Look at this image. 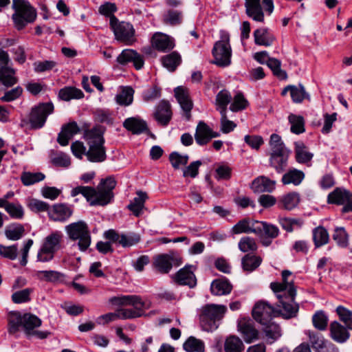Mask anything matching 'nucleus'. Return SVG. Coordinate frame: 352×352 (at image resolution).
Wrapping results in <instances>:
<instances>
[{"mask_svg":"<svg viewBox=\"0 0 352 352\" xmlns=\"http://www.w3.org/2000/svg\"><path fill=\"white\" fill-rule=\"evenodd\" d=\"M12 8L14 13L12 20L17 30H22L28 23L34 21L36 17V10L25 0H13Z\"/></svg>","mask_w":352,"mask_h":352,"instance_id":"6","label":"nucleus"},{"mask_svg":"<svg viewBox=\"0 0 352 352\" xmlns=\"http://www.w3.org/2000/svg\"><path fill=\"white\" fill-rule=\"evenodd\" d=\"M258 222L257 221H252L248 219H243L239 221L232 228V232L235 234L241 233H254L257 235L261 234V230L258 228Z\"/></svg>","mask_w":352,"mask_h":352,"instance_id":"28","label":"nucleus"},{"mask_svg":"<svg viewBox=\"0 0 352 352\" xmlns=\"http://www.w3.org/2000/svg\"><path fill=\"white\" fill-rule=\"evenodd\" d=\"M44 179L45 175L42 173L23 172L21 175V180L24 186L33 185Z\"/></svg>","mask_w":352,"mask_h":352,"instance_id":"54","label":"nucleus"},{"mask_svg":"<svg viewBox=\"0 0 352 352\" xmlns=\"http://www.w3.org/2000/svg\"><path fill=\"white\" fill-rule=\"evenodd\" d=\"M219 136L218 132L213 131L212 129L208 126L204 122L200 121L196 128L195 133V139L196 142L204 146L208 144L212 138Z\"/></svg>","mask_w":352,"mask_h":352,"instance_id":"21","label":"nucleus"},{"mask_svg":"<svg viewBox=\"0 0 352 352\" xmlns=\"http://www.w3.org/2000/svg\"><path fill=\"white\" fill-rule=\"evenodd\" d=\"M313 241L316 248H320L329 241V232L322 226H318L313 230Z\"/></svg>","mask_w":352,"mask_h":352,"instance_id":"40","label":"nucleus"},{"mask_svg":"<svg viewBox=\"0 0 352 352\" xmlns=\"http://www.w3.org/2000/svg\"><path fill=\"white\" fill-rule=\"evenodd\" d=\"M58 97L65 101H69L72 99H81L84 97L83 92L74 87H66L61 89L58 93Z\"/></svg>","mask_w":352,"mask_h":352,"instance_id":"43","label":"nucleus"},{"mask_svg":"<svg viewBox=\"0 0 352 352\" xmlns=\"http://www.w3.org/2000/svg\"><path fill=\"white\" fill-rule=\"evenodd\" d=\"M333 239L337 245L342 248H346L349 245V234L343 227H337L333 234Z\"/></svg>","mask_w":352,"mask_h":352,"instance_id":"53","label":"nucleus"},{"mask_svg":"<svg viewBox=\"0 0 352 352\" xmlns=\"http://www.w3.org/2000/svg\"><path fill=\"white\" fill-rule=\"evenodd\" d=\"M346 327L343 326L337 321H333L330 324L329 331L331 338L337 342L343 343L350 337V333L347 331Z\"/></svg>","mask_w":352,"mask_h":352,"instance_id":"31","label":"nucleus"},{"mask_svg":"<svg viewBox=\"0 0 352 352\" xmlns=\"http://www.w3.org/2000/svg\"><path fill=\"white\" fill-rule=\"evenodd\" d=\"M181 56L176 52L165 55L161 58L163 66L170 72H174L181 63Z\"/></svg>","mask_w":352,"mask_h":352,"instance_id":"41","label":"nucleus"},{"mask_svg":"<svg viewBox=\"0 0 352 352\" xmlns=\"http://www.w3.org/2000/svg\"><path fill=\"white\" fill-rule=\"evenodd\" d=\"M110 26L118 41L126 43L132 41L135 30L131 24L124 21L120 22L116 16H111Z\"/></svg>","mask_w":352,"mask_h":352,"instance_id":"13","label":"nucleus"},{"mask_svg":"<svg viewBox=\"0 0 352 352\" xmlns=\"http://www.w3.org/2000/svg\"><path fill=\"white\" fill-rule=\"evenodd\" d=\"M151 43L153 48L162 52L170 51L175 47L174 39L162 33H155L152 37Z\"/></svg>","mask_w":352,"mask_h":352,"instance_id":"24","label":"nucleus"},{"mask_svg":"<svg viewBox=\"0 0 352 352\" xmlns=\"http://www.w3.org/2000/svg\"><path fill=\"white\" fill-rule=\"evenodd\" d=\"M267 66L272 70L273 74L280 79H285L287 78V74L285 71L280 69L281 63L279 60L270 58L268 59Z\"/></svg>","mask_w":352,"mask_h":352,"instance_id":"62","label":"nucleus"},{"mask_svg":"<svg viewBox=\"0 0 352 352\" xmlns=\"http://www.w3.org/2000/svg\"><path fill=\"white\" fill-rule=\"evenodd\" d=\"M232 285L226 278L215 279L210 285V292L214 296L228 295L232 292Z\"/></svg>","mask_w":352,"mask_h":352,"instance_id":"32","label":"nucleus"},{"mask_svg":"<svg viewBox=\"0 0 352 352\" xmlns=\"http://www.w3.org/2000/svg\"><path fill=\"white\" fill-rule=\"evenodd\" d=\"M182 263V258L174 251L168 254H161L154 257L153 265L162 274H168L173 266H179Z\"/></svg>","mask_w":352,"mask_h":352,"instance_id":"10","label":"nucleus"},{"mask_svg":"<svg viewBox=\"0 0 352 352\" xmlns=\"http://www.w3.org/2000/svg\"><path fill=\"white\" fill-rule=\"evenodd\" d=\"M73 214V209L66 204H54L48 211L50 219L54 221H66Z\"/></svg>","mask_w":352,"mask_h":352,"instance_id":"22","label":"nucleus"},{"mask_svg":"<svg viewBox=\"0 0 352 352\" xmlns=\"http://www.w3.org/2000/svg\"><path fill=\"white\" fill-rule=\"evenodd\" d=\"M227 307L222 305L208 304L200 309L199 321L202 329L206 331H212L218 328V322L221 320Z\"/></svg>","mask_w":352,"mask_h":352,"instance_id":"4","label":"nucleus"},{"mask_svg":"<svg viewBox=\"0 0 352 352\" xmlns=\"http://www.w3.org/2000/svg\"><path fill=\"white\" fill-rule=\"evenodd\" d=\"M291 124V131L295 134H300L305 132V120L301 116L290 114L288 117Z\"/></svg>","mask_w":352,"mask_h":352,"instance_id":"50","label":"nucleus"},{"mask_svg":"<svg viewBox=\"0 0 352 352\" xmlns=\"http://www.w3.org/2000/svg\"><path fill=\"white\" fill-rule=\"evenodd\" d=\"M102 134V131L98 127L87 130L84 133V138L89 145L86 156L90 162H101L106 159Z\"/></svg>","mask_w":352,"mask_h":352,"instance_id":"3","label":"nucleus"},{"mask_svg":"<svg viewBox=\"0 0 352 352\" xmlns=\"http://www.w3.org/2000/svg\"><path fill=\"white\" fill-rule=\"evenodd\" d=\"M220 36V40L215 43L212 49V52L214 58L212 63L220 67H226L231 63L230 35L228 32L221 31Z\"/></svg>","mask_w":352,"mask_h":352,"instance_id":"8","label":"nucleus"},{"mask_svg":"<svg viewBox=\"0 0 352 352\" xmlns=\"http://www.w3.org/2000/svg\"><path fill=\"white\" fill-rule=\"evenodd\" d=\"M183 12L180 10L168 8L163 14V22L169 25L175 26L182 23Z\"/></svg>","mask_w":352,"mask_h":352,"instance_id":"37","label":"nucleus"},{"mask_svg":"<svg viewBox=\"0 0 352 352\" xmlns=\"http://www.w3.org/2000/svg\"><path fill=\"white\" fill-rule=\"evenodd\" d=\"M54 111V105L51 102L40 103L32 108L27 119L21 121V126L29 125L30 129H41L46 122L47 118Z\"/></svg>","mask_w":352,"mask_h":352,"instance_id":"7","label":"nucleus"},{"mask_svg":"<svg viewBox=\"0 0 352 352\" xmlns=\"http://www.w3.org/2000/svg\"><path fill=\"white\" fill-rule=\"evenodd\" d=\"M282 283H271L270 288L275 293L284 292L289 294L292 298L296 296V288L294 284V278L292 274L289 270H283L282 272Z\"/></svg>","mask_w":352,"mask_h":352,"instance_id":"16","label":"nucleus"},{"mask_svg":"<svg viewBox=\"0 0 352 352\" xmlns=\"http://www.w3.org/2000/svg\"><path fill=\"white\" fill-rule=\"evenodd\" d=\"M304 178L305 173L302 170L292 168L283 175L281 182L284 185L293 184L294 186H298Z\"/></svg>","mask_w":352,"mask_h":352,"instance_id":"36","label":"nucleus"},{"mask_svg":"<svg viewBox=\"0 0 352 352\" xmlns=\"http://www.w3.org/2000/svg\"><path fill=\"white\" fill-rule=\"evenodd\" d=\"M174 93L183 111V116L186 120H190L191 118V110L193 107V102L190 97L188 89L183 87H177L174 89Z\"/></svg>","mask_w":352,"mask_h":352,"instance_id":"18","label":"nucleus"},{"mask_svg":"<svg viewBox=\"0 0 352 352\" xmlns=\"http://www.w3.org/2000/svg\"><path fill=\"white\" fill-rule=\"evenodd\" d=\"M289 152L282 151L280 152H271L270 157V165L275 168L277 173H282L287 165Z\"/></svg>","mask_w":352,"mask_h":352,"instance_id":"30","label":"nucleus"},{"mask_svg":"<svg viewBox=\"0 0 352 352\" xmlns=\"http://www.w3.org/2000/svg\"><path fill=\"white\" fill-rule=\"evenodd\" d=\"M28 206L34 212H45L50 210V206L43 201L36 199H31L29 200Z\"/></svg>","mask_w":352,"mask_h":352,"instance_id":"64","label":"nucleus"},{"mask_svg":"<svg viewBox=\"0 0 352 352\" xmlns=\"http://www.w3.org/2000/svg\"><path fill=\"white\" fill-rule=\"evenodd\" d=\"M8 332L10 334L16 333L21 329L23 330L28 338H36L38 339H45L50 335V332L42 331L36 329L41 324V320L36 316L32 314H21L19 311H12L8 314Z\"/></svg>","mask_w":352,"mask_h":352,"instance_id":"1","label":"nucleus"},{"mask_svg":"<svg viewBox=\"0 0 352 352\" xmlns=\"http://www.w3.org/2000/svg\"><path fill=\"white\" fill-rule=\"evenodd\" d=\"M262 325L263 326V332L267 339L274 341L281 336L280 327L272 320L269 323Z\"/></svg>","mask_w":352,"mask_h":352,"instance_id":"52","label":"nucleus"},{"mask_svg":"<svg viewBox=\"0 0 352 352\" xmlns=\"http://www.w3.org/2000/svg\"><path fill=\"white\" fill-rule=\"evenodd\" d=\"M139 317V312L133 311L132 309H118L114 313H108L99 316L97 322L99 324H105L117 319L126 320Z\"/></svg>","mask_w":352,"mask_h":352,"instance_id":"20","label":"nucleus"},{"mask_svg":"<svg viewBox=\"0 0 352 352\" xmlns=\"http://www.w3.org/2000/svg\"><path fill=\"white\" fill-rule=\"evenodd\" d=\"M248 104V100L241 93H238L234 97L232 103L230 107L232 111L236 112L246 108Z\"/></svg>","mask_w":352,"mask_h":352,"instance_id":"63","label":"nucleus"},{"mask_svg":"<svg viewBox=\"0 0 352 352\" xmlns=\"http://www.w3.org/2000/svg\"><path fill=\"white\" fill-rule=\"evenodd\" d=\"M278 316L277 310L265 301L256 302L252 309V316L261 324H266Z\"/></svg>","mask_w":352,"mask_h":352,"instance_id":"14","label":"nucleus"},{"mask_svg":"<svg viewBox=\"0 0 352 352\" xmlns=\"http://www.w3.org/2000/svg\"><path fill=\"white\" fill-rule=\"evenodd\" d=\"M263 7L261 0H245L246 14L256 22H264V11L270 15L274 10L273 0H263Z\"/></svg>","mask_w":352,"mask_h":352,"instance_id":"9","label":"nucleus"},{"mask_svg":"<svg viewBox=\"0 0 352 352\" xmlns=\"http://www.w3.org/2000/svg\"><path fill=\"white\" fill-rule=\"evenodd\" d=\"M134 90L131 87H123L122 91L116 97L118 104L128 106L133 102Z\"/></svg>","mask_w":352,"mask_h":352,"instance_id":"49","label":"nucleus"},{"mask_svg":"<svg viewBox=\"0 0 352 352\" xmlns=\"http://www.w3.org/2000/svg\"><path fill=\"white\" fill-rule=\"evenodd\" d=\"M25 232V228L20 223H12L8 226L5 230L6 236L12 241L20 239Z\"/></svg>","mask_w":352,"mask_h":352,"instance_id":"45","label":"nucleus"},{"mask_svg":"<svg viewBox=\"0 0 352 352\" xmlns=\"http://www.w3.org/2000/svg\"><path fill=\"white\" fill-rule=\"evenodd\" d=\"M254 38L256 45L266 47L272 45L275 41V36L265 28L256 30L254 32Z\"/></svg>","mask_w":352,"mask_h":352,"instance_id":"35","label":"nucleus"},{"mask_svg":"<svg viewBox=\"0 0 352 352\" xmlns=\"http://www.w3.org/2000/svg\"><path fill=\"white\" fill-rule=\"evenodd\" d=\"M238 247L243 252H255L258 248L256 240L250 236L242 237L238 243Z\"/></svg>","mask_w":352,"mask_h":352,"instance_id":"58","label":"nucleus"},{"mask_svg":"<svg viewBox=\"0 0 352 352\" xmlns=\"http://www.w3.org/2000/svg\"><path fill=\"white\" fill-rule=\"evenodd\" d=\"M117 61L120 65H124L129 62H133L136 69H140L144 65V60L141 55L133 50H124L117 57Z\"/></svg>","mask_w":352,"mask_h":352,"instance_id":"25","label":"nucleus"},{"mask_svg":"<svg viewBox=\"0 0 352 352\" xmlns=\"http://www.w3.org/2000/svg\"><path fill=\"white\" fill-rule=\"evenodd\" d=\"M336 311L340 320L346 325V328L352 330V311L344 306L339 305Z\"/></svg>","mask_w":352,"mask_h":352,"instance_id":"56","label":"nucleus"},{"mask_svg":"<svg viewBox=\"0 0 352 352\" xmlns=\"http://www.w3.org/2000/svg\"><path fill=\"white\" fill-rule=\"evenodd\" d=\"M300 197L297 192H289L281 197L278 204L280 208L290 210L298 205Z\"/></svg>","mask_w":352,"mask_h":352,"instance_id":"44","label":"nucleus"},{"mask_svg":"<svg viewBox=\"0 0 352 352\" xmlns=\"http://www.w3.org/2000/svg\"><path fill=\"white\" fill-rule=\"evenodd\" d=\"M328 203L337 205H343L342 208V213L352 212V193L349 191L336 188L328 195Z\"/></svg>","mask_w":352,"mask_h":352,"instance_id":"15","label":"nucleus"},{"mask_svg":"<svg viewBox=\"0 0 352 352\" xmlns=\"http://www.w3.org/2000/svg\"><path fill=\"white\" fill-rule=\"evenodd\" d=\"M33 292V289L25 288L14 292L12 294V300L15 304H21L30 302L31 300V294Z\"/></svg>","mask_w":352,"mask_h":352,"instance_id":"55","label":"nucleus"},{"mask_svg":"<svg viewBox=\"0 0 352 352\" xmlns=\"http://www.w3.org/2000/svg\"><path fill=\"white\" fill-rule=\"evenodd\" d=\"M123 126L133 134H140L147 130L146 122L136 117L126 118L123 122Z\"/></svg>","mask_w":352,"mask_h":352,"instance_id":"34","label":"nucleus"},{"mask_svg":"<svg viewBox=\"0 0 352 352\" xmlns=\"http://www.w3.org/2000/svg\"><path fill=\"white\" fill-rule=\"evenodd\" d=\"M184 349L187 352H204L205 345L202 340L190 336L183 344Z\"/></svg>","mask_w":352,"mask_h":352,"instance_id":"48","label":"nucleus"},{"mask_svg":"<svg viewBox=\"0 0 352 352\" xmlns=\"http://www.w3.org/2000/svg\"><path fill=\"white\" fill-rule=\"evenodd\" d=\"M328 320V317L323 311H318L312 316L314 327L320 331H324L327 329Z\"/></svg>","mask_w":352,"mask_h":352,"instance_id":"57","label":"nucleus"},{"mask_svg":"<svg viewBox=\"0 0 352 352\" xmlns=\"http://www.w3.org/2000/svg\"><path fill=\"white\" fill-rule=\"evenodd\" d=\"M289 88L292 100L296 103H300L302 102L305 98L309 97L304 87L302 85H299L298 87L289 85Z\"/></svg>","mask_w":352,"mask_h":352,"instance_id":"60","label":"nucleus"},{"mask_svg":"<svg viewBox=\"0 0 352 352\" xmlns=\"http://www.w3.org/2000/svg\"><path fill=\"white\" fill-rule=\"evenodd\" d=\"M295 153L296 161L301 164L308 163L313 157V154L308 151L302 142L295 143Z\"/></svg>","mask_w":352,"mask_h":352,"instance_id":"42","label":"nucleus"},{"mask_svg":"<svg viewBox=\"0 0 352 352\" xmlns=\"http://www.w3.org/2000/svg\"><path fill=\"white\" fill-rule=\"evenodd\" d=\"M104 237L114 243H118L124 248H128L138 244L140 236L136 233L120 235L114 230H109L104 232Z\"/></svg>","mask_w":352,"mask_h":352,"instance_id":"17","label":"nucleus"},{"mask_svg":"<svg viewBox=\"0 0 352 352\" xmlns=\"http://www.w3.org/2000/svg\"><path fill=\"white\" fill-rule=\"evenodd\" d=\"M173 113L171 106L168 101L162 100L157 106L154 113V117L159 124L166 126L172 118Z\"/></svg>","mask_w":352,"mask_h":352,"instance_id":"23","label":"nucleus"},{"mask_svg":"<svg viewBox=\"0 0 352 352\" xmlns=\"http://www.w3.org/2000/svg\"><path fill=\"white\" fill-rule=\"evenodd\" d=\"M192 269H195L193 265L184 266L172 276L173 280L178 285H188L190 288L195 287L197 279Z\"/></svg>","mask_w":352,"mask_h":352,"instance_id":"19","label":"nucleus"},{"mask_svg":"<svg viewBox=\"0 0 352 352\" xmlns=\"http://www.w3.org/2000/svg\"><path fill=\"white\" fill-rule=\"evenodd\" d=\"M62 239L63 234L60 232H53L44 239L42 245L56 252L60 248Z\"/></svg>","mask_w":352,"mask_h":352,"instance_id":"39","label":"nucleus"},{"mask_svg":"<svg viewBox=\"0 0 352 352\" xmlns=\"http://www.w3.org/2000/svg\"><path fill=\"white\" fill-rule=\"evenodd\" d=\"M238 330L242 334L244 340L250 343L258 338V331L254 328L253 322L243 319L238 322Z\"/></svg>","mask_w":352,"mask_h":352,"instance_id":"29","label":"nucleus"},{"mask_svg":"<svg viewBox=\"0 0 352 352\" xmlns=\"http://www.w3.org/2000/svg\"><path fill=\"white\" fill-rule=\"evenodd\" d=\"M262 263L259 256L247 254L241 259V265L244 271L252 272L258 268Z\"/></svg>","mask_w":352,"mask_h":352,"instance_id":"38","label":"nucleus"},{"mask_svg":"<svg viewBox=\"0 0 352 352\" xmlns=\"http://www.w3.org/2000/svg\"><path fill=\"white\" fill-rule=\"evenodd\" d=\"M108 302L113 307L132 306L134 307L133 311H138L140 317L143 315V309L145 307V302L138 295H118L111 297Z\"/></svg>","mask_w":352,"mask_h":352,"instance_id":"11","label":"nucleus"},{"mask_svg":"<svg viewBox=\"0 0 352 352\" xmlns=\"http://www.w3.org/2000/svg\"><path fill=\"white\" fill-rule=\"evenodd\" d=\"M279 307L276 309L278 315L281 316L285 319H290L297 316L299 311V305L294 301L295 298H292L289 294H277Z\"/></svg>","mask_w":352,"mask_h":352,"instance_id":"12","label":"nucleus"},{"mask_svg":"<svg viewBox=\"0 0 352 352\" xmlns=\"http://www.w3.org/2000/svg\"><path fill=\"white\" fill-rule=\"evenodd\" d=\"M36 276L39 280L47 282H56L63 276L60 272L54 270L37 271Z\"/></svg>","mask_w":352,"mask_h":352,"instance_id":"59","label":"nucleus"},{"mask_svg":"<svg viewBox=\"0 0 352 352\" xmlns=\"http://www.w3.org/2000/svg\"><path fill=\"white\" fill-rule=\"evenodd\" d=\"M80 132V128L74 121L70 122L62 126L58 133L57 142L61 146H67L73 136Z\"/></svg>","mask_w":352,"mask_h":352,"instance_id":"26","label":"nucleus"},{"mask_svg":"<svg viewBox=\"0 0 352 352\" xmlns=\"http://www.w3.org/2000/svg\"><path fill=\"white\" fill-rule=\"evenodd\" d=\"M258 228L261 230V234L264 232L265 235L269 239H275L279 234V229L277 226L267 223L263 221L258 222Z\"/></svg>","mask_w":352,"mask_h":352,"instance_id":"61","label":"nucleus"},{"mask_svg":"<svg viewBox=\"0 0 352 352\" xmlns=\"http://www.w3.org/2000/svg\"><path fill=\"white\" fill-rule=\"evenodd\" d=\"M116 182L114 178L109 177L102 179L97 188L79 186L72 189L71 195L76 197L81 194L85 197L91 206H106L113 198V190L115 188Z\"/></svg>","mask_w":352,"mask_h":352,"instance_id":"2","label":"nucleus"},{"mask_svg":"<svg viewBox=\"0 0 352 352\" xmlns=\"http://www.w3.org/2000/svg\"><path fill=\"white\" fill-rule=\"evenodd\" d=\"M136 195L127 208L135 217H139L142 214L144 203L148 199V196L146 192L142 190L137 191Z\"/></svg>","mask_w":352,"mask_h":352,"instance_id":"33","label":"nucleus"},{"mask_svg":"<svg viewBox=\"0 0 352 352\" xmlns=\"http://www.w3.org/2000/svg\"><path fill=\"white\" fill-rule=\"evenodd\" d=\"M224 349L226 352H241L244 349V345L239 338L230 336L225 341Z\"/></svg>","mask_w":352,"mask_h":352,"instance_id":"46","label":"nucleus"},{"mask_svg":"<svg viewBox=\"0 0 352 352\" xmlns=\"http://www.w3.org/2000/svg\"><path fill=\"white\" fill-rule=\"evenodd\" d=\"M232 96L226 90H221L216 96L215 104L219 113L226 112L227 106L230 102Z\"/></svg>","mask_w":352,"mask_h":352,"instance_id":"47","label":"nucleus"},{"mask_svg":"<svg viewBox=\"0 0 352 352\" xmlns=\"http://www.w3.org/2000/svg\"><path fill=\"white\" fill-rule=\"evenodd\" d=\"M3 208L12 219H21L24 217V208L19 202H12V204H6V206Z\"/></svg>","mask_w":352,"mask_h":352,"instance_id":"51","label":"nucleus"},{"mask_svg":"<svg viewBox=\"0 0 352 352\" xmlns=\"http://www.w3.org/2000/svg\"><path fill=\"white\" fill-rule=\"evenodd\" d=\"M69 239L77 241L78 249L86 251L91 245V236L88 225L83 221L72 223L65 227Z\"/></svg>","mask_w":352,"mask_h":352,"instance_id":"5","label":"nucleus"},{"mask_svg":"<svg viewBox=\"0 0 352 352\" xmlns=\"http://www.w3.org/2000/svg\"><path fill=\"white\" fill-rule=\"evenodd\" d=\"M276 186V181L269 177L261 175L255 178L251 185V188L254 192H272Z\"/></svg>","mask_w":352,"mask_h":352,"instance_id":"27","label":"nucleus"}]
</instances>
